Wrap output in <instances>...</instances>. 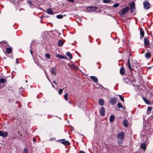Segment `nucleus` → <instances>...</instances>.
Returning a JSON list of instances; mask_svg holds the SVG:
<instances>
[{
	"label": "nucleus",
	"instance_id": "f257e3e1",
	"mask_svg": "<svg viewBox=\"0 0 153 153\" xmlns=\"http://www.w3.org/2000/svg\"><path fill=\"white\" fill-rule=\"evenodd\" d=\"M129 9V7L128 6H126L122 11L121 13L120 14V16H123V15L126 14Z\"/></svg>",
	"mask_w": 153,
	"mask_h": 153
},
{
	"label": "nucleus",
	"instance_id": "f03ea898",
	"mask_svg": "<svg viewBox=\"0 0 153 153\" xmlns=\"http://www.w3.org/2000/svg\"><path fill=\"white\" fill-rule=\"evenodd\" d=\"M129 5L130 7V12L131 13H132L135 9V4L134 2L133 1L131 2L129 4Z\"/></svg>",
	"mask_w": 153,
	"mask_h": 153
},
{
	"label": "nucleus",
	"instance_id": "7ed1b4c3",
	"mask_svg": "<svg viewBox=\"0 0 153 153\" xmlns=\"http://www.w3.org/2000/svg\"><path fill=\"white\" fill-rule=\"evenodd\" d=\"M117 100V99L116 97H111L110 99V103L111 105H115L116 103Z\"/></svg>",
	"mask_w": 153,
	"mask_h": 153
},
{
	"label": "nucleus",
	"instance_id": "20e7f679",
	"mask_svg": "<svg viewBox=\"0 0 153 153\" xmlns=\"http://www.w3.org/2000/svg\"><path fill=\"white\" fill-rule=\"evenodd\" d=\"M117 137L118 139L122 141L124 138V133L122 131L120 132L118 134Z\"/></svg>",
	"mask_w": 153,
	"mask_h": 153
},
{
	"label": "nucleus",
	"instance_id": "39448f33",
	"mask_svg": "<svg viewBox=\"0 0 153 153\" xmlns=\"http://www.w3.org/2000/svg\"><path fill=\"white\" fill-rule=\"evenodd\" d=\"M97 9L96 7H87V11H94Z\"/></svg>",
	"mask_w": 153,
	"mask_h": 153
},
{
	"label": "nucleus",
	"instance_id": "423d86ee",
	"mask_svg": "<svg viewBox=\"0 0 153 153\" xmlns=\"http://www.w3.org/2000/svg\"><path fill=\"white\" fill-rule=\"evenodd\" d=\"M105 110L103 107H101L100 110V113L102 116H104L105 115Z\"/></svg>",
	"mask_w": 153,
	"mask_h": 153
},
{
	"label": "nucleus",
	"instance_id": "0eeeda50",
	"mask_svg": "<svg viewBox=\"0 0 153 153\" xmlns=\"http://www.w3.org/2000/svg\"><path fill=\"white\" fill-rule=\"evenodd\" d=\"M144 46L146 47H148L149 45V40L146 37L144 38Z\"/></svg>",
	"mask_w": 153,
	"mask_h": 153
},
{
	"label": "nucleus",
	"instance_id": "6e6552de",
	"mask_svg": "<svg viewBox=\"0 0 153 153\" xmlns=\"http://www.w3.org/2000/svg\"><path fill=\"white\" fill-rule=\"evenodd\" d=\"M60 141L61 142V143L65 145V146H68L70 144V143L69 142L68 140H65V139H61L60 140Z\"/></svg>",
	"mask_w": 153,
	"mask_h": 153
},
{
	"label": "nucleus",
	"instance_id": "1a4fd4ad",
	"mask_svg": "<svg viewBox=\"0 0 153 153\" xmlns=\"http://www.w3.org/2000/svg\"><path fill=\"white\" fill-rule=\"evenodd\" d=\"M52 75H56L57 73V69L55 67H53L50 70Z\"/></svg>",
	"mask_w": 153,
	"mask_h": 153
},
{
	"label": "nucleus",
	"instance_id": "9d476101",
	"mask_svg": "<svg viewBox=\"0 0 153 153\" xmlns=\"http://www.w3.org/2000/svg\"><path fill=\"white\" fill-rule=\"evenodd\" d=\"M140 146L142 149L144 150V151L146 150V148L147 146V144L145 142H144L143 143H141L140 145Z\"/></svg>",
	"mask_w": 153,
	"mask_h": 153
},
{
	"label": "nucleus",
	"instance_id": "9b49d317",
	"mask_svg": "<svg viewBox=\"0 0 153 153\" xmlns=\"http://www.w3.org/2000/svg\"><path fill=\"white\" fill-rule=\"evenodd\" d=\"M143 4L144 8L145 9H148L149 8L150 4L148 2H144L143 3Z\"/></svg>",
	"mask_w": 153,
	"mask_h": 153
},
{
	"label": "nucleus",
	"instance_id": "f8f14e48",
	"mask_svg": "<svg viewBox=\"0 0 153 153\" xmlns=\"http://www.w3.org/2000/svg\"><path fill=\"white\" fill-rule=\"evenodd\" d=\"M120 74L121 75H123L125 74V70L124 67L123 66H122L120 70Z\"/></svg>",
	"mask_w": 153,
	"mask_h": 153
},
{
	"label": "nucleus",
	"instance_id": "ddd939ff",
	"mask_svg": "<svg viewBox=\"0 0 153 153\" xmlns=\"http://www.w3.org/2000/svg\"><path fill=\"white\" fill-rule=\"evenodd\" d=\"M7 135L8 133L7 132H4L0 131V136H2L3 137H5L7 136Z\"/></svg>",
	"mask_w": 153,
	"mask_h": 153
},
{
	"label": "nucleus",
	"instance_id": "4468645a",
	"mask_svg": "<svg viewBox=\"0 0 153 153\" xmlns=\"http://www.w3.org/2000/svg\"><path fill=\"white\" fill-rule=\"evenodd\" d=\"M7 80L4 78H1L0 79V85L1 84H4V83L7 82Z\"/></svg>",
	"mask_w": 153,
	"mask_h": 153
},
{
	"label": "nucleus",
	"instance_id": "2eb2a0df",
	"mask_svg": "<svg viewBox=\"0 0 153 153\" xmlns=\"http://www.w3.org/2000/svg\"><path fill=\"white\" fill-rule=\"evenodd\" d=\"M128 68L130 69V70L132 71H133V69L131 67V64L130 63V58H128Z\"/></svg>",
	"mask_w": 153,
	"mask_h": 153
},
{
	"label": "nucleus",
	"instance_id": "dca6fc26",
	"mask_svg": "<svg viewBox=\"0 0 153 153\" xmlns=\"http://www.w3.org/2000/svg\"><path fill=\"white\" fill-rule=\"evenodd\" d=\"M46 12L49 14L52 15L53 14V12L51 8L47 9Z\"/></svg>",
	"mask_w": 153,
	"mask_h": 153
},
{
	"label": "nucleus",
	"instance_id": "f3484780",
	"mask_svg": "<svg viewBox=\"0 0 153 153\" xmlns=\"http://www.w3.org/2000/svg\"><path fill=\"white\" fill-rule=\"evenodd\" d=\"M90 77L95 82H97L98 80V79L95 76H91Z\"/></svg>",
	"mask_w": 153,
	"mask_h": 153
},
{
	"label": "nucleus",
	"instance_id": "a211bd4d",
	"mask_svg": "<svg viewBox=\"0 0 153 153\" xmlns=\"http://www.w3.org/2000/svg\"><path fill=\"white\" fill-rule=\"evenodd\" d=\"M152 55H151V54L149 52H146L145 53V57L147 59H149L150 58V57H151Z\"/></svg>",
	"mask_w": 153,
	"mask_h": 153
},
{
	"label": "nucleus",
	"instance_id": "6ab92c4d",
	"mask_svg": "<svg viewBox=\"0 0 153 153\" xmlns=\"http://www.w3.org/2000/svg\"><path fill=\"white\" fill-rule=\"evenodd\" d=\"M63 42L60 39H59L58 42V46L59 47H61L63 45Z\"/></svg>",
	"mask_w": 153,
	"mask_h": 153
},
{
	"label": "nucleus",
	"instance_id": "aec40b11",
	"mask_svg": "<svg viewBox=\"0 0 153 153\" xmlns=\"http://www.w3.org/2000/svg\"><path fill=\"white\" fill-rule=\"evenodd\" d=\"M99 104L101 106H103L104 105V101L103 100L100 99L99 100Z\"/></svg>",
	"mask_w": 153,
	"mask_h": 153
},
{
	"label": "nucleus",
	"instance_id": "412c9836",
	"mask_svg": "<svg viewBox=\"0 0 153 153\" xmlns=\"http://www.w3.org/2000/svg\"><path fill=\"white\" fill-rule=\"evenodd\" d=\"M143 99L146 104L149 105L151 104L150 102L146 98L144 97H143Z\"/></svg>",
	"mask_w": 153,
	"mask_h": 153
},
{
	"label": "nucleus",
	"instance_id": "4be33fe9",
	"mask_svg": "<svg viewBox=\"0 0 153 153\" xmlns=\"http://www.w3.org/2000/svg\"><path fill=\"white\" fill-rule=\"evenodd\" d=\"M12 51V49L11 48H7L6 49V50L7 53H10Z\"/></svg>",
	"mask_w": 153,
	"mask_h": 153
},
{
	"label": "nucleus",
	"instance_id": "5701e85b",
	"mask_svg": "<svg viewBox=\"0 0 153 153\" xmlns=\"http://www.w3.org/2000/svg\"><path fill=\"white\" fill-rule=\"evenodd\" d=\"M152 108V107H148L147 111L146 112L147 114H149L150 113V112L151 111Z\"/></svg>",
	"mask_w": 153,
	"mask_h": 153
},
{
	"label": "nucleus",
	"instance_id": "b1692460",
	"mask_svg": "<svg viewBox=\"0 0 153 153\" xmlns=\"http://www.w3.org/2000/svg\"><path fill=\"white\" fill-rule=\"evenodd\" d=\"M114 119V116L112 115H111L110 117L109 120L111 122H113Z\"/></svg>",
	"mask_w": 153,
	"mask_h": 153
},
{
	"label": "nucleus",
	"instance_id": "393cba45",
	"mask_svg": "<svg viewBox=\"0 0 153 153\" xmlns=\"http://www.w3.org/2000/svg\"><path fill=\"white\" fill-rule=\"evenodd\" d=\"M66 55L70 59H72V57L71 54L68 52L66 53Z\"/></svg>",
	"mask_w": 153,
	"mask_h": 153
},
{
	"label": "nucleus",
	"instance_id": "a878e982",
	"mask_svg": "<svg viewBox=\"0 0 153 153\" xmlns=\"http://www.w3.org/2000/svg\"><path fill=\"white\" fill-rule=\"evenodd\" d=\"M57 57L62 59H66L67 58V57H65V56L61 55H58L57 56Z\"/></svg>",
	"mask_w": 153,
	"mask_h": 153
},
{
	"label": "nucleus",
	"instance_id": "bb28decb",
	"mask_svg": "<svg viewBox=\"0 0 153 153\" xmlns=\"http://www.w3.org/2000/svg\"><path fill=\"white\" fill-rule=\"evenodd\" d=\"M140 35L143 37H144V32L141 30V29L140 30Z\"/></svg>",
	"mask_w": 153,
	"mask_h": 153
},
{
	"label": "nucleus",
	"instance_id": "cd10ccee",
	"mask_svg": "<svg viewBox=\"0 0 153 153\" xmlns=\"http://www.w3.org/2000/svg\"><path fill=\"white\" fill-rule=\"evenodd\" d=\"M117 106L119 108H120L123 107L122 105L120 102H118L117 103Z\"/></svg>",
	"mask_w": 153,
	"mask_h": 153
},
{
	"label": "nucleus",
	"instance_id": "c85d7f7f",
	"mask_svg": "<svg viewBox=\"0 0 153 153\" xmlns=\"http://www.w3.org/2000/svg\"><path fill=\"white\" fill-rule=\"evenodd\" d=\"M128 120L126 119L124 120L123 124H128Z\"/></svg>",
	"mask_w": 153,
	"mask_h": 153
},
{
	"label": "nucleus",
	"instance_id": "c756f323",
	"mask_svg": "<svg viewBox=\"0 0 153 153\" xmlns=\"http://www.w3.org/2000/svg\"><path fill=\"white\" fill-rule=\"evenodd\" d=\"M56 17L58 19H61L63 18V16L61 15H57Z\"/></svg>",
	"mask_w": 153,
	"mask_h": 153
},
{
	"label": "nucleus",
	"instance_id": "7c9ffc66",
	"mask_svg": "<svg viewBox=\"0 0 153 153\" xmlns=\"http://www.w3.org/2000/svg\"><path fill=\"white\" fill-rule=\"evenodd\" d=\"M45 56L47 58L49 59L50 58L51 55L49 54L46 53L45 54Z\"/></svg>",
	"mask_w": 153,
	"mask_h": 153
},
{
	"label": "nucleus",
	"instance_id": "2f4dec72",
	"mask_svg": "<svg viewBox=\"0 0 153 153\" xmlns=\"http://www.w3.org/2000/svg\"><path fill=\"white\" fill-rule=\"evenodd\" d=\"M64 89V88H63V89H59L58 91V93L59 94L61 95L62 94Z\"/></svg>",
	"mask_w": 153,
	"mask_h": 153
},
{
	"label": "nucleus",
	"instance_id": "473e14b6",
	"mask_svg": "<svg viewBox=\"0 0 153 153\" xmlns=\"http://www.w3.org/2000/svg\"><path fill=\"white\" fill-rule=\"evenodd\" d=\"M119 5V4L118 3H116L114 4L113 6V7L114 8H117L118 7Z\"/></svg>",
	"mask_w": 153,
	"mask_h": 153
},
{
	"label": "nucleus",
	"instance_id": "72a5a7b5",
	"mask_svg": "<svg viewBox=\"0 0 153 153\" xmlns=\"http://www.w3.org/2000/svg\"><path fill=\"white\" fill-rule=\"evenodd\" d=\"M103 2L104 3H109L111 2L110 0H103Z\"/></svg>",
	"mask_w": 153,
	"mask_h": 153
},
{
	"label": "nucleus",
	"instance_id": "f704fd0d",
	"mask_svg": "<svg viewBox=\"0 0 153 153\" xmlns=\"http://www.w3.org/2000/svg\"><path fill=\"white\" fill-rule=\"evenodd\" d=\"M68 94H66L64 95L65 99L66 101H68Z\"/></svg>",
	"mask_w": 153,
	"mask_h": 153
},
{
	"label": "nucleus",
	"instance_id": "c9c22d12",
	"mask_svg": "<svg viewBox=\"0 0 153 153\" xmlns=\"http://www.w3.org/2000/svg\"><path fill=\"white\" fill-rule=\"evenodd\" d=\"M23 153H28V149H27L25 148L24 149V151H23Z\"/></svg>",
	"mask_w": 153,
	"mask_h": 153
},
{
	"label": "nucleus",
	"instance_id": "e433bc0d",
	"mask_svg": "<svg viewBox=\"0 0 153 153\" xmlns=\"http://www.w3.org/2000/svg\"><path fill=\"white\" fill-rule=\"evenodd\" d=\"M119 97L121 100L123 102L124 101V99L123 97L120 95H119Z\"/></svg>",
	"mask_w": 153,
	"mask_h": 153
},
{
	"label": "nucleus",
	"instance_id": "4c0bfd02",
	"mask_svg": "<svg viewBox=\"0 0 153 153\" xmlns=\"http://www.w3.org/2000/svg\"><path fill=\"white\" fill-rule=\"evenodd\" d=\"M45 74L46 75V76L47 77V79H48V80L51 82V83L52 84V83L51 81L49 79V77L47 76V72L46 71H45Z\"/></svg>",
	"mask_w": 153,
	"mask_h": 153
},
{
	"label": "nucleus",
	"instance_id": "58836bf2",
	"mask_svg": "<svg viewBox=\"0 0 153 153\" xmlns=\"http://www.w3.org/2000/svg\"><path fill=\"white\" fill-rule=\"evenodd\" d=\"M28 3L30 4V5H33V4L31 1H28Z\"/></svg>",
	"mask_w": 153,
	"mask_h": 153
},
{
	"label": "nucleus",
	"instance_id": "ea45409f",
	"mask_svg": "<svg viewBox=\"0 0 153 153\" xmlns=\"http://www.w3.org/2000/svg\"><path fill=\"white\" fill-rule=\"evenodd\" d=\"M73 67H74V68L75 69L78 68L77 67V66H75V65H74Z\"/></svg>",
	"mask_w": 153,
	"mask_h": 153
},
{
	"label": "nucleus",
	"instance_id": "a19ab883",
	"mask_svg": "<svg viewBox=\"0 0 153 153\" xmlns=\"http://www.w3.org/2000/svg\"><path fill=\"white\" fill-rule=\"evenodd\" d=\"M33 141L35 143L36 142V140L34 138H33Z\"/></svg>",
	"mask_w": 153,
	"mask_h": 153
},
{
	"label": "nucleus",
	"instance_id": "79ce46f5",
	"mask_svg": "<svg viewBox=\"0 0 153 153\" xmlns=\"http://www.w3.org/2000/svg\"><path fill=\"white\" fill-rule=\"evenodd\" d=\"M79 153H85L83 151H80L79 152Z\"/></svg>",
	"mask_w": 153,
	"mask_h": 153
},
{
	"label": "nucleus",
	"instance_id": "37998d69",
	"mask_svg": "<svg viewBox=\"0 0 153 153\" xmlns=\"http://www.w3.org/2000/svg\"><path fill=\"white\" fill-rule=\"evenodd\" d=\"M53 82L55 84V85H57V83L55 81H53Z\"/></svg>",
	"mask_w": 153,
	"mask_h": 153
},
{
	"label": "nucleus",
	"instance_id": "c03bdc74",
	"mask_svg": "<svg viewBox=\"0 0 153 153\" xmlns=\"http://www.w3.org/2000/svg\"><path fill=\"white\" fill-rule=\"evenodd\" d=\"M12 2H13V3H15V0H10Z\"/></svg>",
	"mask_w": 153,
	"mask_h": 153
},
{
	"label": "nucleus",
	"instance_id": "a18cd8bd",
	"mask_svg": "<svg viewBox=\"0 0 153 153\" xmlns=\"http://www.w3.org/2000/svg\"><path fill=\"white\" fill-rule=\"evenodd\" d=\"M30 52L31 54L32 55L33 51L31 49L30 50Z\"/></svg>",
	"mask_w": 153,
	"mask_h": 153
},
{
	"label": "nucleus",
	"instance_id": "49530a36",
	"mask_svg": "<svg viewBox=\"0 0 153 153\" xmlns=\"http://www.w3.org/2000/svg\"><path fill=\"white\" fill-rule=\"evenodd\" d=\"M124 126L125 127H128V125H124Z\"/></svg>",
	"mask_w": 153,
	"mask_h": 153
},
{
	"label": "nucleus",
	"instance_id": "de8ad7c7",
	"mask_svg": "<svg viewBox=\"0 0 153 153\" xmlns=\"http://www.w3.org/2000/svg\"><path fill=\"white\" fill-rule=\"evenodd\" d=\"M16 63L18 64L19 63V62L17 61H16Z\"/></svg>",
	"mask_w": 153,
	"mask_h": 153
},
{
	"label": "nucleus",
	"instance_id": "09e8293b",
	"mask_svg": "<svg viewBox=\"0 0 153 153\" xmlns=\"http://www.w3.org/2000/svg\"><path fill=\"white\" fill-rule=\"evenodd\" d=\"M61 35V33H59V36L60 35Z\"/></svg>",
	"mask_w": 153,
	"mask_h": 153
},
{
	"label": "nucleus",
	"instance_id": "8fccbe9b",
	"mask_svg": "<svg viewBox=\"0 0 153 153\" xmlns=\"http://www.w3.org/2000/svg\"><path fill=\"white\" fill-rule=\"evenodd\" d=\"M18 60V58H17V59H16V61H17V60Z\"/></svg>",
	"mask_w": 153,
	"mask_h": 153
},
{
	"label": "nucleus",
	"instance_id": "3c124183",
	"mask_svg": "<svg viewBox=\"0 0 153 153\" xmlns=\"http://www.w3.org/2000/svg\"><path fill=\"white\" fill-rule=\"evenodd\" d=\"M27 82V80H26V82Z\"/></svg>",
	"mask_w": 153,
	"mask_h": 153
},
{
	"label": "nucleus",
	"instance_id": "603ef678",
	"mask_svg": "<svg viewBox=\"0 0 153 153\" xmlns=\"http://www.w3.org/2000/svg\"><path fill=\"white\" fill-rule=\"evenodd\" d=\"M68 103H71V102H68Z\"/></svg>",
	"mask_w": 153,
	"mask_h": 153
},
{
	"label": "nucleus",
	"instance_id": "864d4df0",
	"mask_svg": "<svg viewBox=\"0 0 153 153\" xmlns=\"http://www.w3.org/2000/svg\"><path fill=\"white\" fill-rule=\"evenodd\" d=\"M43 17V16H42V17H41V18H42V17Z\"/></svg>",
	"mask_w": 153,
	"mask_h": 153
},
{
	"label": "nucleus",
	"instance_id": "5fc2aeb1",
	"mask_svg": "<svg viewBox=\"0 0 153 153\" xmlns=\"http://www.w3.org/2000/svg\"><path fill=\"white\" fill-rule=\"evenodd\" d=\"M142 52H143V53L144 52V51H142Z\"/></svg>",
	"mask_w": 153,
	"mask_h": 153
},
{
	"label": "nucleus",
	"instance_id": "6e6d98bb",
	"mask_svg": "<svg viewBox=\"0 0 153 153\" xmlns=\"http://www.w3.org/2000/svg\"><path fill=\"white\" fill-rule=\"evenodd\" d=\"M1 11H0V14L1 13Z\"/></svg>",
	"mask_w": 153,
	"mask_h": 153
},
{
	"label": "nucleus",
	"instance_id": "4d7b16f0",
	"mask_svg": "<svg viewBox=\"0 0 153 153\" xmlns=\"http://www.w3.org/2000/svg\"><path fill=\"white\" fill-rule=\"evenodd\" d=\"M21 0L22 1H23V0Z\"/></svg>",
	"mask_w": 153,
	"mask_h": 153
},
{
	"label": "nucleus",
	"instance_id": "13d9d810",
	"mask_svg": "<svg viewBox=\"0 0 153 153\" xmlns=\"http://www.w3.org/2000/svg\"><path fill=\"white\" fill-rule=\"evenodd\" d=\"M152 113H153V111Z\"/></svg>",
	"mask_w": 153,
	"mask_h": 153
}]
</instances>
